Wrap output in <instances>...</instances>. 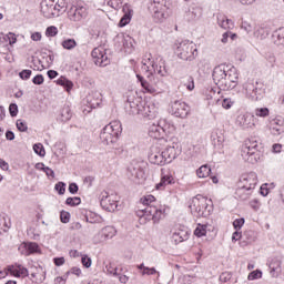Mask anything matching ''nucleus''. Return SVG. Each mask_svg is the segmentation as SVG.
I'll list each match as a JSON object with an SVG mask.
<instances>
[{
	"instance_id": "nucleus-1",
	"label": "nucleus",
	"mask_w": 284,
	"mask_h": 284,
	"mask_svg": "<svg viewBox=\"0 0 284 284\" xmlns=\"http://www.w3.org/2000/svg\"><path fill=\"white\" fill-rule=\"evenodd\" d=\"M212 77L220 90H234L239 85V70L234 67L220 64L214 68Z\"/></svg>"
},
{
	"instance_id": "nucleus-2",
	"label": "nucleus",
	"mask_w": 284,
	"mask_h": 284,
	"mask_svg": "<svg viewBox=\"0 0 284 284\" xmlns=\"http://www.w3.org/2000/svg\"><path fill=\"white\" fill-rule=\"evenodd\" d=\"M136 216L140 219L141 225H145L149 221H153L155 224L161 223V220L165 219V209L145 206L144 209H139L136 211Z\"/></svg>"
},
{
	"instance_id": "nucleus-3",
	"label": "nucleus",
	"mask_w": 284,
	"mask_h": 284,
	"mask_svg": "<svg viewBox=\"0 0 284 284\" xmlns=\"http://www.w3.org/2000/svg\"><path fill=\"white\" fill-rule=\"evenodd\" d=\"M65 10V0H42L41 12L45 19L59 17Z\"/></svg>"
},
{
	"instance_id": "nucleus-4",
	"label": "nucleus",
	"mask_w": 284,
	"mask_h": 284,
	"mask_svg": "<svg viewBox=\"0 0 284 284\" xmlns=\"http://www.w3.org/2000/svg\"><path fill=\"white\" fill-rule=\"evenodd\" d=\"M121 122L113 121L106 124L100 133V139L105 145H112L119 141V134H121Z\"/></svg>"
},
{
	"instance_id": "nucleus-5",
	"label": "nucleus",
	"mask_w": 284,
	"mask_h": 284,
	"mask_svg": "<svg viewBox=\"0 0 284 284\" xmlns=\"http://www.w3.org/2000/svg\"><path fill=\"white\" fill-rule=\"evenodd\" d=\"M189 207L191 210V214L196 216V219H206V216H210V204L205 196L197 195L193 197Z\"/></svg>"
},
{
	"instance_id": "nucleus-6",
	"label": "nucleus",
	"mask_w": 284,
	"mask_h": 284,
	"mask_svg": "<svg viewBox=\"0 0 284 284\" xmlns=\"http://www.w3.org/2000/svg\"><path fill=\"white\" fill-rule=\"evenodd\" d=\"M175 53L179 59L182 61H194L199 55V49H196V44L194 42H190V40H184L179 43Z\"/></svg>"
},
{
	"instance_id": "nucleus-7",
	"label": "nucleus",
	"mask_w": 284,
	"mask_h": 284,
	"mask_svg": "<svg viewBox=\"0 0 284 284\" xmlns=\"http://www.w3.org/2000/svg\"><path fill=\"white\" fill-rule=\"evenodd\" d=\"M142 70L148 73V79L150 77H154V74H159V77H166L168 70L165 69V65L156 64L154 61H152V54H146L142 60Z\"/></svg>"
},
{
	"instance_id": "nucleus-8",
	"label": "nucleus",
	"mask_w": 284,
	"mask_h": 284,
	"mask_svg": "<svg viewBox=\"0 0 284 284\" xmlns=\"http://www.w3.org/2000/svg\"><path fill=\"white\" fill-rule=\"evenodd\" d=\"M136 79L141 83L144 92L148 94H161V92H165V90H168V84L161 80H156V78H153L151 82H148L143 75L136 74Z\"/></svg>"
},
{
	"instance_id": "nucleus-9",
	"label": "nucleus",
	"mask_w": 284,
	"mask_h": 284,
	"mask_svg": "<svg viewBox=\"0 0 284 284\" xmlns=\"http://www.w3.org/2000/svg\"><path fill=\"white\" fill-rule=\"evenodd\" d=\"M242 158L247 163H256L261 159V152H258V142L248 140L242 146Z\"/></svg>"
},
{
	"instance_id": "nucleus-10",
	"label": "nucleus",
	"mask_w": 284,
	"mask_h": 284,
	"mask_svg": "<svg viewBox=\"0 0 284 284\" xmlns=\"http://www.w3.org/2000/svg\"><path fill=\"white\" fill-rule=\"evenodd\" d=\"M170 124L165 120H159L156 123H153L149 126V136L151 139H159V141H163L165 139V134L170 132Z\"/></svg>"
},
{
	"instance_id": "nucleus-11",
	"label": "nucleus",
	"mask_w": 284,
	"mask_h": 284,
	"mask_svg": "<svg viewBox=\"0 0 284 284\" xmlns=\"http://www.w3.org/2000/svg\"><path fill=\"white\" fill-rule=\"evenodd\" d=\"M170 113L178 119H187L190 115V105L181 100H175L170 103Z\"/></svg>"
},
{
	"instance_id": "nucleus-12",
	"label": "nucleus",
	"mask_w": 284,
	"mask_h": 284,
	"mask_svg": "<svg viewBox=\"0 0 284 284\" xmlns=\"http://www.w3.org/2000/svg\"><path fill=\"white\" fill-rule=\"evenodd\" d=\"M100 204L106 212H116V207H119V196L114 193L102 192Z\"/></svg>"
},
{
	"instance_id": "nucleus-13",
	"label": "nucleus",
	"mask_w": 284,
	"mask_h": 284,
	"mask_svg": "<svg viewBox=\"0 0 284 284\" xmlns=\"http://www.w3.org/2000/svg\"><path fill=\"white\" fill-rule=\"evenodd\" d=\"M257 183H258V179L256 178V173L251 172V173L243 174L237 182V187H244L245 190L254 192V187H256Z\"/></svg>"
},
{
	"instance_id": "nucleus-14",
	"label": "nucleus",
	"mask_w": 284,
	"mask_h": 284,
	"mask_svg": "<svg viewBox=\"0 0 284 284\" xmlns=\"http://www.w3.org/2000/svg\"><path fill=\"white\" fill-rule=\"evenodd\" d=\"M150 8L156 21H163V19H165L168 14V7L165 6V0H154L153 2H151Z\"/></svg>"
},
{
	"instance_id": "nucleus-15",
	"label": "nucleus",
	"mask_w": 284,
	"mask_h": 284,
	"mask_svg": "<svg viewBox=\"0 0 284 284\" xmlns=\"http://www.w3.org/2000/svg\"><path fill=\"white\" fill-rule=\"evenodd\" d=\"M91 57L95 65H99L100 68H105V65L110 63V60L108 59V54L105 53V49L103 47L93 49Z\"/></svg>"
},
{
	"instance_id": "nucleus-16",
	"label": "nucleus",
	"mask_w": 284,
	"mask_h": 284,
	"mask_svg": "<svg viewBox=\"0 0 284 284\" xmlns=\"http://www.w3.org/2000/svg\"><path fill=\"white\" fill-rule=\"evenodd\" d=\"M114 236H116V229H114V226H105L94 235L93 242L95 244L105 243V241L114 239Z\"/></svg>"
},
{
	"instance_id": "nucleus-17",
	"label": "nucleus",
	"mask_w": 284,
	"mask_h": 284,
	"mask_svg": "<svg viewBox=\"0 0 284 284\" xmlns=\"http://www.w3.org/2000/svg\"><path fill=\"white\" fill-rule=\"evenodd\" d=\"M67 14L70 21H81V19H85L88 14V9H85L84 7L71 6L68 9Z\"/></svg>"
},
{
	"instance_id": "nucleus-18",
	"label": "nucleus",
	"mask_w": 284,
	"mask_h": 284,
	"mask_svg": "<svg viewBox=\"0 0 284 284\" xmlns=\"http://www.w3.org/2000/svg\"><path fill=\"white\" fill-rule=\"evenodd\" d=\"M128 172L129 179H131V181H135V183H141V181H145V171L143 170V168H141L140 164L136 163L129 166Z\"/></svg>"
},
{
	"instance_id": "nucleus-19",
	"label": "nucleus",
	"mask_w": 284,
	"mask_h": 284,
	"mask_svg": "<svg viewBox=\"0 0 284 284\" xmlns=\"http://www.w3.org/2000/svg\"><path fill=\"white\" fill-rule=\"evenodd\" d=\"M254 121L255 118L252 113L240 114L236 119L237 125H240V128H243V130H250L251 128H254Z\"/></svg>"
},
{
	"instance_id": "nucleus-20",
	"label": "nucleus",
	"mask_w": 284,
	"mask_h": 284,
	"mask_svg": "<svg viewBox=\"0 0 284 284\" xmlns=\"http://www.w3.org/2000/svg\"><path fill=\"white\" fill-rule=\"evenodd\" d=\"M162 154L166 163H172L174 159H176L179 154H181V149H179L176 144L172 143L171 145H168L165 150L162 151Z\"/></svg>"
},
{
	"instance_id": "nucleus-21",
	"label": "nucleus",
	"mask_w": 284,
	"mask_h": 284,
	"mask_svg": "<svg viewBox=\"0 0 284 284\" xmlns=\"http://www.w3.org/2000/svg\"><path fill=\"white\" fill-rule=\"evenodd\" d=\"M270 131L274 136H278L284 132V119L281 116L274 118L268 124Z\"/></svg>"
},
{
	"instance_id": "nucleus-22",
	"label": "nucleus",
	"mask_w": 284,
	"mask_h": 284,
	"mask_svg": "<svg viewBox=\"0 0 284 284\" xmlns=\"http://www.w3.org/2000/svg\"><path fill=\"white\" fill-rule=\"evenodd\" d=\"M85 101L89 108L97 109L103 103V94L99 91H92L87 95Z\"/></svg>"
},
{
	"instance_id": "nucleus-23",
	"label": "nucleus",
	"mask_w": 284,
	"mask_h": 284,
	"mask_svg": "<svg viewBox=\"0 0 284 284\" xmlns=\"http://www.w3.org/2000/svg\"><path fill=\"white\" fill-rule=\"evenodd\" d=\"M20 254H22V256H30V254H34L36 252H39V244L34 243V242H23L22 244H20V246L18 247Z\"/></svg>"
},
{
	"instance_id": "nucleus-24",
	"label": "nucleus",
	"mask_w": 284,
	"mask_h": 284,
	"mask_svg": "<svg viewBox=\"0 0 284 284\" xmlns=\"http://www.w3.org/2000/svg\"><path fill=\"white\" fill-rule=\"evenodd\" d=\"M122 10L124 16L121 18L119 26L120 28H125V26L132 21V14H134V10H132L130 4H124Z\"/></svg>"
},
{
	"instance_id": "nucleus-25",
	"label": "nucleus",
	"mask_w": 284,
	"mask_h": 284,
	"mask_svg": "<svg viewBox=\"0 0 284 284\" xmlns=\"http://www.w3.org/2000/svg\"><path fill=\"white\" fill-rule=\"evenodd\" d=\"M141 103L142 102L139 99H134L133 101L128 100L126 112L132 116H136V114H140L141 112Z\"/></svg>"
},
{
	"instance_id": "nucleus-26",
	"label": "nucleus",
	"mask_w": 284,
	"mask_h": 284,
	"mask_svg": "<svg viewBox=\"0 0 284 284\" xmlns=\"http://www.w3.org/2000/svg\"><path fill=\"white\" fill-rule=\"evenodd\" d=\"M139 115L149 116V119H152L156 115V110L154 109V105L150 106V104L146 102H141Z\"/></svg>"
},
{
	"instance_id": "nucleus-27",
	"label": "nucleus",
	"mask_w": 284,
	"mask_h": 284,
	"mask_svg": "<svg viewBox=\"0 0 284 284\" xmlns=\"http://www.w3.org/2000/svg\"><path fill=\"white\" fill-rule=\"evenodd\" d=\"M149 161L150 163H153L154 165H165L168 162L165 161V158L163 155V152H152L149 154Z\"/></svg>"
},
{
	"instance_id": "nucleus-28",
	"label": "nucleus",
	"mask_w": 284,
	"mask_h": 284,
	"mask_svg": "<svg viewBox=\"0 0 284 284\" xmlns=\"http://www.w3.org/2000/svg\"><path fill=\"white\" fill-rule=\"evenodd\" d=\"M217 26H220L222 30H234V21L230 20L225 16L217 17Z\"/></svg>"
},
{
	"instance_id": "nucleus-29",
	"label": "nucleus",
	"mask_w": 284,
	"mask_h": 284,
	"mask_svg": "<svg viewBox=\"0 0 284 284\" xmlns=\"http://www.w3.org/2000/svg\"><path fill=\"white\" fill-rule=\"evenodd\" d=\"M9 272L12 274V276H17L18 278H20V276H22V278L28 276V268L23 267L22 265L10 266Z\"/></svg>"
},
{
	"instance_id": "nucleus-30",
	"label": "nucleus",
	"mask_w": 284,
	"mask_h": 284,
	"mask_svg": "<svg viewBox=\"0 0 284 284\" xmlns=\"http://www.w3.org/2000/svg\"><path fill=\"white\" fill-rule=\"evenodd\" d=\"M187 239H190L187 231L178 230L172 234V241H174V243H183V241H187Z\"/></svg>"
},
{
	"instance_id": "nucleus-31",
	"label": "nucleus",
	"mask_w": 284,
	"mask_h": 284,
	"mask_svg": "<svg viewBox=\"0 0 284 284\" xmlns=\"http://www.w3.org/2000/svg\"><path fill=\"white\" fill-rule=\"evenodd\" d=\"M34 283H43L45 281V271L43 267H36V271L31 273Z\"/></svg>"
},
{
	"instance_id": "nucleus-32",
	"label": "nucleus",
	"mask_w": 284,
	"mask_h": 284,
	"mask_svg": "<svg viewBox=\"0 0 284 284\" xmlns=\"http://www.w3.org/2000/svg\"><path fill=\"white\" fill-rule=\"evenodd\" d=\"M272 39L275 45H284V28L274 31Z\"/></svg>"
},
{
	"instance_id": "nucleus-33",
	"label": "nucleus",
	"mask_w": 284,
	"mask_h": 284,
	"mask_svg": "<svg viewBox=\"0 0 284 284\" xmlns=\"http://www.w3.org/2000/svg\"><path fill=\"white\" fill-rule=\"evenodd\" d=\"M207 232H212V225L210 224H197V227L194 231L195 236L201 239V236H205Z\"/></svg>"
},
{
	"instance_id": "nucleus-34",
	"label": "nucleus",
	"mask_w": 284,
	"mask_h": 284,
	"mask_svg": "<svg viewBox=\"0 0 284 284\" xmlns=\"http://www.w3.org/2000/svg\"><path fill=\"white\" fill-rule=\"evenodd\" d=\"M174 183V178L172 175H164L161 178L160 183L155 185V190H165V186L172 185Z\"/></svg>"
},
{
	"instance_id": "nucleus-35",
	"label": "nucleus",
	"mask_w": 284,
	"mask_h": 284,
	"mask_svg": "<svg viewBox=\"0 0 284 284\" xmlns=\"http://www.w3.org/2000/svg\"><path fill=\"white\" fill-rule=\"evenodd\" d=\"M122 43L125 52L130 53L132 52V50H134V39L132 37L124 36Z\"/></svg>"
},
{
	"instance_id": "nucleus-36",
	"label": "nucleus",
	"mask_w": 284,
	"mask_h": 284,
	"mask_svg": "<svg viewBox=\"0 0 284 284\" xmlns=\"http://www.w3.org/2000/svg\"><path fill=\"white\" fill-rule=\"evenodd\" d=\"M253 191H248L247 189L245 187H241V186H237L236 187V191H235V194L239 199H241L242 201H247V199H250L251 194H252Z\"/></svg>"
},
{
	"instance_id": "nucleus-37",
	"label": "nucleus",
	"mask_w": 284,
	"mask_h": 284,
	"mask_svg": "<svg viewBox=\"0 0 284 284\" xmlns=\"http://www.w3.org/2000/svg\"><path fill=\"white\" fill-rule=\"evenodd\" d=\"M253 34H254L255 39L263 41V40L267 39L270 31L266 28L258 27L257 29H255Z\"/></svg>"
},
{
	"instance_id": "nucleus-38",
	"label": "nucleus",
	"mask_w": 284,
	"mask_h": 284,
	"mask_svg": "<svg viewBox=\"0 0 284 284\" xmlns=\"http://www.w3.org/2000/svg\"><path fill=\"white\" fill-rule=\"evenodd\" d=\"M211 172H212V169H210L207 164H204L196 170V175L199 179H207Z\"/></svg>"
},
{
	"instance_id": "nucleus-39",
	"label": "nucleus",
	"mask_w": 284,
	"mask_h": 284,
	"mask_svg": "<svg viewBox=\"0 0 284 284\" xmlns=\"http://www.w3.org/2000/svg\"><path fill=\"white\" fill-rule=\"evenodd\" d=\"M58 85H62V88H65L67 92H70L72 88H74V83L72 81L68 80L65 77H61L57 80Z\"/></svg>"
},
{
	"instance_id": "nucleus-40",
	"label": "nucleus",
	"mask_w": 284,
	"mask_h": 284,
	"mask_svg": "<svg viewBox=\"0 0 284 284\" xmlns=\"http://www.w3.org/2000/svg\"><path fill=\"white\" fill-rule=\"evenodd\" d=\"M60 121H62V123H65L68 121H70V119H72V111L70 110V106H64L61 111H60Z\"/></svg>"
},
{
	"instance_id": "nucleus-41",
	"label": "nucleus",
	"mask_w": 284,
	"mask_h": 284,
	"mask_svg": "<svg viewBox=\"0 0 284 284\" xmlns=\"http://www.w3.org/2000/svg\"><path fill=\"white\" fill-rule=\"evenodd\" d=\"M268 267L271 270V276L273 278H278V274L281 273V262H280V260H276V266H274V262H271Z\"/></svg>"
},
{
	"instance_id": "nucleus-42",
	"label": "nucleus",
	"mask_w": 284,
	"mask_h": 284,
	"mask_svg": "<svg viewBox=\"0 0 284 284\" xmlns=\"http://www.w3.org/2000/svg\"><path fill=\"white\" fill-rule=\"evenodd\" d=\"M244 90L246 91V94H250L252 99H256V88L254 87V81H248L243 85ZM255 93V94H253Z\"/></svg>"
},
{
	"instance_id": "nucleus-43",
	"label": "nucleus",
	"mask_w": 284,
	"mask_h": 284,
	"mask_svg": "<svg viewBox=\"0 0 284 284\" xmlns=\"http://www.w3.org/2000/svg\"><path fill=\"white\" fill-rule=\"evenodd\" d=\"M62 48H64V50H74V48H77V40L74 39H65L61 42Z\"/></svg>"
},
{
	"instance_id": "nucleus-44",
	"label": "nucleus",
	"mask_w": 284,
	"mask_h": 284,
	"mask_svg": "<svg viewBox=\"0 0 284 284\" xmlns=\"http://www.w3.org/2000/svg\"><path fill=\"white\" fill-rule=\"evenodd\" d=\"M154 201H156V197H154V195H146L144 197L141 199V203L142 205H144V207H149V206H154Z\"/></svg>"
},
{
	"instance_id": "nucleus-45",
	"label": "nucleus",
	"mask_w": 284,
	"mask_h": 284,
	"mask_svg": "<svg viewBox=\"0 0 284 284\" xmlns=\"http://www.w3.org/2000/svg\"><path fill=\"white\" fill-rule=\"evenodd\" d=\"M255 116H260L261 119H267V116H270V109L267 108L255 109Z\"/></svg>"
},
{
	"instance_id": "nucleus-46",
	"label": "nucleus",
	"mask_w": 284,
	"mask_h": 284,
	"mask_svg": "<svg viewBox=\"0 0 284 284\" xmlns=\"http://www.w3.org/2000/svg\"><path fill=\"white\" fill-rule=\"evenodd\" d=\"M65 205H70V207H77V205H81V197H68L65 200Z\"/></svg>"
},
{
	"instance_id": "nucleus-47",
	"label": "nucleus",
	"mask_w": 284,
	"mask_h": 284,
	"mask_svg": "<svg viewBox=\"0 0 284 284\" xmlns=\"http://www.w3.org/2000/svg\"><path fill=\"white\" fill-rule=\"evenodd\" d=\"M154 274H158V276H161V273L156 271L155 267H146L144 271L141 272L142 276H154Z\"/></svg>"
},
{
	"instance_id": "nucleus-48",
	"label": "nucleus",
	"mask_w": 284,
	"mask_h": 284,
	"mask_svg": "<svg viewBox=\"0 0 284 284\" xmlns=\"http://www.w3.org/2000/svg\"><path fill=\"white\" fill-rule=\"evenodd\" d=\"M16 126L19 130V132H28V122H26V120H17Z\"/></svg>"
},
{
	"instance_id": "nucleus-49",
	"label": "nucleus",
	"mask_w": 284,
	"mask_h": 284,
	"mask_svg": "<svg viewBox=\"0 0 284 284\" xmlns=\"http://www.w3.org/2000/svg\"><path fill=\"white\" fill-rule=\"evenodd\" d=\"M33 152H36V154H38L39 156H45V149L41 143H37L33 145Z\"/></svg>"
},
{
	"instance_id": "nucleus-50",
	"label": "nucleus",
	"mask_w": 284,
	"mask_h": 284,
	"mask_svg": "<svg viewBox=\"0 0 284 284\" xmlns=\"http://www.w3.org/2000/svg\"><path fill=\"white\" fill-rule=\"evenodd\" d=\"M262 277H263V272L255 270L248 274L247 280L256 281V278H262Z\"/></svg>"
},
{
	"instance_id": "nucleus-51",
	"label": "nucleus",
	"mask_w": 284,
	"mask_h": 284,
	"mask_svg": "<svg viewBox=\"0 0 284 284\" xmlns=\"http://www.w3.org/2000/svg\"><path fill=\"white\" fill-rule=\"evenodd\" d=\"M57 34H59V29H57V27L51 26L47 28L45 30L47 37H57Z\"/></svg>"
},
{
	"instance_id": "nucleus-52",
	"label": "nucleus",
	"mask_w": 284,
	"mask_h": 284,
	"mask_svg": "<svg viewBox=\"0 0 284 284\" xmlns=\"http://www.w3.org/2000/svg\"><path fill=\"white\" fill-rule=\"evenodd\" d=\"M241 30H244V32H246V34H250V32H252V30H254V27H252V23H250L247 21H242Z\"/></svg>"
},
{
	"instance_id": "nucleus-53",
	"label": "nucleus",
	"mask_w": 284,
	"mask_h": 284,
	"mask_svg": "<svg viewBox=\"0 0 284 284\" xmlns=\"http://www.w3.org/2000/svg\"><path fill=\"white\" fill-rule=\"evenodd\" d=\"M54 190L58 192V194L63 195L65 194V183L64 182H58L54 186Z\"/></svg>"
},
{
	"instance_id": "nucleus-54",
	"label": "nucleus",
	"mask_w": 284,
	"mask_h": 284,
	"mask_svg": "<svg viewBox=\"0 0 284 284\" xmlns=\"http://www.w3.org/2000/svg\"><path fill=\"white\" fill-rule=\"evenodd\" d=\"M20 79H22V81H28V79H30V77H32V70H22L19 73Z\"/></svg>"
},
{
	"instance_id": "nucleus-55",
	"label": "nucleus",
	"mask_w": 284,
	"mask_h": 284,
	"mask_svg": "<svg viewBox=\"0 0 284 284\" xmlns=\"http://www.w3.org/2000/svg\"><path fill=\"white\" fill-rule=\"evenodd\" d=\"M232 105H234V101H232V99H230V98H225L222 101V108H224V110H230V108H232Z\"/></svg>"
},
{
	"instance_id": "nucleus-56",
	"label": "nucleus",
	"mask_w": 284,
	"mask_h": 284,
	"mask_svg": "<svg viewBox=\"0 0 284 284\" xmlns=\"http://www.w3.org/2000/svg\"><path fill=\"white\" fill-rule=\"evenodd\" d=\"M81 263L84 267H92V258H90L88 255L82 256Z\"/></svg>"
},
{
	"instance_id": "nucleus-57",
	"label": "nucleus",
	"mask_w": 284,
	"mask_h": 284,
	"mask_svg": "<svg viewBox=\"0 0 284 284\" xmlns=\"http://www.w3.org/2000/svg\"><path fill=\"white\" fill-rule=\"evenodd\" d=\"M61 223H70V212L62 211L60 213Z\"/></svg>"
},
{
	"instance_id": "nucleus-58",
	"label": "nucleus",
	"mask_w": 284,
	"mask_h": 284,
	"mask_svg": "<svg viewBox=\"0 0 284 284\" xmlns=\"http://www.w3.org/2000/svg\"><path fill=\"white\" fill-rule=\"evenodd\" d=\"M9 113L11 114V116H17V114H19V106L14 103H11L9 105Z\"/></svg>"
},
{
	"instance_id": "nucleus-59",
	"label": "nucleus",
	"mask_w": 284,
	"mask_h": 284,
	"mask_svg": "<svg viewBox=\"0 0 284 284\" xmlns=\"http://www.w3.org/2000/svg\"><path fill=\"white\" fill-rule=\"evenodd\" d=\"M243 225H245V219H236L233 222V226L235 230H241L243 227Z\"/></svg>"
},
{
	"instance_id": "nucleus-60",
	"label": "nucleus",
	"mask_w": 284,
	"mask_h": 284,
	"mask_svg": "<svg viewBox=\"0 0 284 284\" xmlns=\"http://www.w3.org/2000/svg\"><path fill=\"white\" fill-rule=\"evenodd\" d=\"M250 205L253 210H255V212H257V210H261V201L258 199H254L250 202Z\"/></svg>"
},
{
	"instance_id": "nucleus-61",
	"label": "nucleus",
	"mask_w": 284,
	"mask_h": 284,
	"mask_svg": "<svg viewBox=\"0 0 284 284\" xmlns=\"http://www.w3.org/2000/svg\"><path fill=\"white\" fill-rule=\"evenodd\" d=\"M105 270L108 272V274H111V276H118V273H116V267L112 264H109L105 266Z\"/></svg>"
},
{
	"instance_id": "nucleus-62",
	"label": "nucleus",
	"mask_w": 284,
	"mask_h": 284,
	"mask_svg": "<svg viewBox=\"0 0 284 284\" xmlns=\"http://www.w3.org/2000/svg\"><path fill=\"white\" fill-rule=\"evenodd\" d=\"M186 81H187V84L186 85V89L192 92V90H194V78L192 77H187L186 78Z\"/></svg>"
},
{
	"instance_id": "nucleus-63",
	"label": "nucleus",
	"mask_w": 284,
	"mask_h": 284,
	"mask_svg": "<svg viewBox=\"0 0 284 284\" xmlns=\"http://www.w3.org/2000/svg\"><path fill=\"white\" fill-rule=\"evenodd\" d=\"M70 274H74V276H81V270L77 266L72 267L70 271L67 272V276Z\"/></svg>"
},
{
	"instance_id": "nucleus-64",
	"label": "nucleus",
	"mask_w": 284,
	"mask_h": 284,
	"mask_svg": "<svg viewBox=\"0 0 284 284\" xmlns=\"http://www.w3.org/2000/svg\"><path fill=\"white\" fill-rule=\"evenodd\" d=\"M34 85H43V77L41 74H38L33 78Z\"/></svg>"
}]
</instances>
